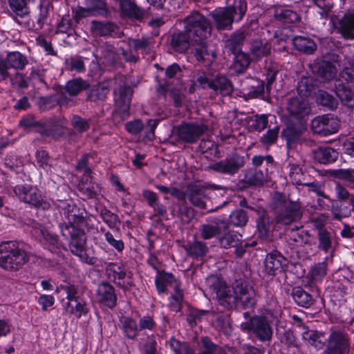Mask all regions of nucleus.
I'll return each mask as SVG.
<instances>
[{"instance_id": "obj_1", "label": "nucleus", "mask_w": 354, "mask_h": 354, "mask_svg": "<svg viewBox=\"0 0 354 354\" xmlns=\"http://www.w3.org/2000/svg\"><path fill=\"white\" fill-rule=\"evenodd\" d=\"M210 289L219 304L227 309L236 306L252 308L257 302L254 288L247 284H237L231 288L224 281L216 279L210 285Z\"/></svg>"}, {"instance_id": "obj_2", "label": "nucleus", "mask_w": 354, "mask_h": 354, "mask_svg": "<svg viewBox=\"0 0 354 354\" xmlns=\"http://www.w3.org/2000/svg\"><path fill=\"white\" fill-rule=\"evenodd\" d=\"M65 216L68 221V223H59V227L62 236L69 241L68 246L71 253L78 257L82 262L93 264L94 263L93 258L90 257L86 252L85 233L72 223L71 220H74L76 215H71L68 212Z\"/></svg>"}, {"instance_id": "obj_3", "label": "nucleus", "mask_w": 354, "mask_h": 354, "mask_svg": "<svg viewBox=\"0 0 354 354\" xmlns=\"http://www.w3.org/2000/svg\"><path fill=\"white\" fill-rule=\"evenodd\" d=\"M211 24H186L185 31L174 33L171 46L176 51L182 53L190 45L201 44L211 34Z\"/></svg>"}, {"instance_id": "obj_4", "label": "nucleus", "mask_w": 354, "mask_h": 354, "mask_svg": "<svg viewBox=\"0 0 354 354\" xmlns=\"http://www.w3.org/2000/svg\"><path fill=\"white\" fill-rule=\"evenodd\" d=\"M273 205L276 210L275 219L277 223L289 225L302 216L301 203L298 201L287 200L283 194H276Z\"/></svg>"}, {"instance_id": "obj_5", "label": "nucleus", "mask_w": 354, "mask_h": 354, "mask_svg": "<svg viewBox=\"0 0 354 354\" xmlns=\"http://www.w3.org/2000/svg\"><path fill=\"white\" fill-rule=\"evenodd\" d=\"M28 261L27 253L13 241L0 244V267L8 271L19 270Z\"/></svg>"}, {"instance_id": "obj_6", "label": "nucleus", "mask_w": 354, "mask_h": 354, "mask_svg": "<svg viewBox=\"0 0 354 354\" xmlns=\"http://www.w3.org/2000/svg\"><path fill=\"white\" fill-rule=\"evenodd\" d=\"M227 7L216 8L211 13L215 22H239L242 20L247 10L245 1L227 0Z\"/></svg>"}, {"instance_id": "obj_7", "label": "nucleus", "mask_w": 354, "mask_h": 354, "mask_svg": "<svg viewBox=\"0 0 354 354\" xmlns=\"http://www.w3.org/2000/svg\"><path fill=\"white\" fill-rule=\"evenodd\" d=\"M351 345V339L344 329L331 328L322 354H349Z\"/></svg>"}, {"instance_id": "obj_8", "label": "nucleus", "mask_w": 354, "mask_h": 354, "mask_svg": "<svg viewBox=\"0 0 354 354\" xmlns=\"http://www.w3.org/2000/svg\"><path fill=\"white\" fill-rule=\"evenodd\" d=\"M106 273L110 281L124 290H129L134 285L132 272L122 263H109Z\"/></svg>"}, {"instance_id": "obj_9", "label": "nucleus", "mask_w": 354, "mask_h": 354, "mask_svg": "<svg viewBox=\"0 0 354 354\" xmlns=\"http://www.w3.org/2000/svg\"><path fill=\"white\" fill-rule=\"evenodd\" d=\"M196 82L202 88H211L223 96L230 95L233 91L232 82L222 75L210 79L209 74L203 71H198L196 75Z\"/></svg>"}, {"instance_id": "obj_10", "label": "nucleus", "mask_w": 354, "mask_h": 354, "mask_svg": "<svg viewBox=\"0 0 354 354\" xmlns=\"http://www.w3.org/2000/svg\"><path fill=\"white\" fill-rule=\"evenodd\" d=\"M13 192L21 201L31 206L44 210L50 207V203L43 198L40 191L30 185H17Z\"/></svg>"}, {"instance_id": "obj_11", "label": "nucleus", "mask_w": 354, "mask_h": 354, "mask_svg": "<svg viewBox=\"0 0 354 354\" xmlns=\"http://www.w3.org/2000/svg\"><path fill=\"white\" fill-rule=\"evenodd\" d=\"M243 330H248L262 342H270L272 338L273 330L270 323L263 317L254 315L249 322L241 325Z\"/></svg>"}, {"instance_id": "obj_12", "label": "nucleus", "mask_w": 354, "mask_h": 354, "mask_svg": "<svg viewBox=\"0 0 354 354\" xmlns=\"http://www.w3.org/2000/svg\"><path fill=\"white\" fill-rule=\"evenodd\" d=\"M86 8L77 6L73 10V19L77 22L89 17L102 16L108 17L111 12L102 0H87Z\"/></svg>"}, {"instance_id": "obj_13", "label": "nucleus", "mask_w": 354, "mask_h": 354, "mask_svg": "<svg viewBox=\"0 0 354 354\" xmlns=\"http://www.w3.org/2000/svg\"><path fill=\"white\" fill-rule=\"evenodd\" d=\"M244 165V157L235 153L223 160L210 164L209 168L218 174L233 176L238 173Z\"/></svg>"}, {"instance_id": "obj_14", "label": "nucleus", "mask_w": 354, "mask_h": 354, "mask_svg": "<svg viewBox=\"0 0 354 354\" xmlns=\"http://www.w3.org/2000/svg\"><path fill=\"white\" fill-rule=\"evenodd\" d=\"M207 129V126L203 123L183 122L176 128V134L185 142L195 143Z\"/></svg>"}, {"instance_id": "obj_15", "label": "nucleus", "mask_w": 354, "mask_h": 354, "mask_svg": "<svg viewBox=\"0 0 354 354\" xmlns=\"http://www.w3.org/2000/svg\"><path fill=\"white\" fill-rule=\"evenodd\" d=\"M286 111L291 120L302 122L304 118L309 115L310 106L304 97L295 96L288 99Z\"/></svg>"}, {"instance_id": "obj_16", "label": "nucleus", "mask_w": 354, "mask_h": 354, "mask_svg": "<svg viewBox=\"0 0 354 354\" xmlns=\"http://www.w3.org/2000/svg\"><path fill=\"white\" fill-rule=\"evenodd\" d=\"M311 129L313 133L327 136L336 133L339 129L337 121L330 115L317 116L311 121Z\"/></svg>"}, {"instance_id": "obj_17", "label": "nucleus", "mask_w": 354, "mask_h": 354, "mask_svg": "<svg viewBox=\"0 0 354 354\" xmlns=\"http://www.w3.org/2000/svg\"><path fill=\"white\" fill-rule=\"evenodd\" d=\"M115 100L119 106L121 117L126 119L129 115V108L131 101L132 90L124 83L119 84L114 89Z\"/></svg>"}, {"instance_id": "obj_18", "label": "nucleus", "mask_w": 354, "mask_h": 354, "mask_svg": "<svg viewBox=\"0 0 354 354\" xmlns=\"http://www.w3.org/2000/svg\"><path fill=\"white\" fill-rule=\"evenodd\" d=\"M336 234L324 227L317 229V248L324 254L333 253L338 245Z\"/></svg>"}, {"instance_id": "obj_19", "label": "nucleus", "mask_w": 354, "mask_h": 354, "mask_svg": "<svg viewBox=\"0 0 354 354\" xmlns=\"http://www.w3.org/2000/svg\"><path fill=\"white\" fill-rule=\"evenodd\" d=\"M96 298L98 302L109 308H113L117 304V295L115 288L109 282H102L97 286Z\"/></svg>"}, {"instance_id": "obj_20", "label": "nucleus", "mask_w": 354, "mask_h": 354, "mask_svg": "<svg viewBox=\"0 0 354 354\" xmlns=\"http://www.w3.org/2000/svg\"><path fill=\"white\" fill-rule=\"evenodd\" d=\"M207 187L202 184H190L187 187V197L189 202L199 209H206L208 197L206 194Z\"/></svg>"}, {"instance_id": "obj_21", "label": "nucleus", "mask_w": 354, "mask_h": 354, "mask_svg": "<svg viewBox=\"0 0 354 354\" xmlns=\"http://www.w3.org/2000/svg\"><path fill=\"white\" fill-rule=\"evenodd\" d=\"M78 191L84 200L97 199L101 195L100 185L93 181L91 175L83 176L82 181L78 185Z\"/></svg>"}, {"instance_id": "obj_22", "label": "nucleus", "mask_w": 354, "mask_h": 354, "mask_svg": "<svg viewBox=\"0 0 354 354\" xmlns=\"http://www.w3.org/2000/svg\"><path fill=\"white\" fill-rule=\"evenodd\" d=\"M111 88L110 81H103L93 84L86 89V100L95 103L103 102Z\"/></svg>"}, {"instance_id": "obj_23", "label": "nucleus", "mask_w": 354, "mask_h": 354, "mask_svg": "<svg viewBox=\"0 0 354 354\" xmlns=\"http://www.w3.org/2000/svg\"><path fill=\"white\" fill-rule=\"evenodd\" d=\"M121 15L130 19L142 21L146 19L149 11L138 6L135 2L130 0L120 7Z\"/></svg>"}, {"instance_id": "obj_24", "label": "nucleus", "mask_w": 354, "mask_h": 354, "mask_svg": "<svg viewBox=\"0 0 354 354\" xmlns=\"http://www.w3.org/2000/svg\"><path fill=\"white\" fill-rule=\"evenodd\" d=\"M250 28L248 25L243 26L239 30L233 33L230 38L225 41V46L228 48L233 54L241 52V47L243 44V41L249 34Z\"/></svg>"}, {"instance_id": "obj_25", "label": "nucleus", "mask_w": 354, "mask_h": 354, "mask_svg": "<svg viewBox=\"0 0 354 354\" xmlns=\"http://www.w3.org/2000/svg\"><path fill=\"white\" fill-rule=\"evenodd\" d=\"M286 263V259L278 251H272L266 255L264 265L266 271L270 275H274L281 270Z\"/></svg>"}, {"instance_id": "obj_26", "label": "nucleus", "mask_w": 354, "mask_h": 354, "mask_svg": "<svg viewBox=\"0 0 354 354\" xmlns=\"http://www.w3.org/2000/svg\"><path fill=\"white\" fill-rule=\"evenodd\" d=\"M241 235L238 232L225 227L220 233L218 240L220 246L227 249L237 247L241 243Z\"/></svg>"}, {"instance_id": "obj_27", "label": "nucleus", "mask_w": 354, "mask_h": 354, "mask_svg": "<svg viewBox=\"0 0 354 354\" xmlns=\"http://www.w3.org/2000/svg\"><path fill=\"white\" fill-rule=\"evenodd\" d=\"M299 123L300 125L299 127L288 125L281 133L282 137L286 139L288 147H292L298 143L300 141L301 135L306 130V127L303 122Z\"/></svg>"}, {"instance_id": "obj_28", "label": "nucleus", "mask_w": 354, "mask_h": 354, "mask_svg": "<svg viewBox=\"0 0 354 354\" xmlns=\"http://www.w3.org/2000/svg\"><path fill=\"white\" fill-rule=\"evenodd\" d=\"M337 73V69L332 62L322 61L319 63L317 74L321 82H328L335 80Z\"/></svg>"}, {"instance_id": "obj_29", "label": "nucleus", "mask_w": 354, "mask_h": 354, "mask_svg": "<svg viewBox=\"0 0 354 354\" xmlns=\"http://www.w3.org/2000/svg\"><path fill=\"white\" fill-rule=\"evenodd\" d=\"M274 18L281 22H298L300 17L297 12L286 6H276L274 8Z\"/></svg>"}, {"instance_id": "obj_30", "label": "nucleus", "mask_w": 354, "mask_h": 354, "mask_svg": "<svg viewBox=\"0 0 354 354\" xmlns=\"http://www.w3.org/2000/svg\"><path fill=\"white\" fill-rule=\"evenodd\" d=\"M282 314L281 306L277 304L276 300H273L268 306L263 310V313L259 317H264L270 325H278L279 318Z\"/></svg>"}, {"instance_id": "obj_31", "label": "nucleus", "mask_w": 354, "mask_h": 354, "mask_svg": "<svg viewBox=\"0 0 354 354\" xmlns=\"http://www.w3.org/2000/svg\"><path fill=\"white\" fill-rule=\"evenodd\" d=\"M302 339L308 344L321 349L323 348L324 343L322 341L323 334L321 332L314 330H310L306 325H302Z\"/></svg>"}, {"instance_id": "obj_32", "label": "nucleus", "mask_w": 354, "mask_h": 354, "mask_svg": "<svg viewBox=\"0 0 354 354\" xmlns=\"http://www.w3.org/2000/svg\"><path fill=\"white\" fill-rule=\"evenodd\" d=\"M291 295L294 301L303 308H308L314 302L312 295L299 286L292 288Z\"/></svg>"}, {"instance_id": "obj_33", "label": "nucleus", "mask_w": 354, "mask_h": 354, "mask_svg": "<svg viewBox=\"0 0 354 354\" xmlns=\"http://www.w3.org/2000/svg\"><path fill=\"white\" fill-rule=\"evenodd\" d=\"M315 158L321 164H330L334 162L338 156L336 150L331 147H319L315 151Z\"/></svg>"}, {"instance_id": "obj_34", "label": "nucleus", "mask_w": 354, "mask_h": 354, "mask_svg": "<svg viewBox=\"0 0 354 354\" xmlns=\"http://www.w3.org/2000/svg\"><path fill=\"white\" fill-rule=\"evenodd\" d=\"M335 92L341 102L346 106H354V93L343 83L335 84Z\"/></svg>"}, {"instance_id": "obj_35", "label": "nucleus", "mask_w": 354, "mask_h": 354, "mask_svg": "<svg viewBox=\"0 0 354 354\" xmlns=\"http://www.w3.org/2000/svg\"><path fill=\"white\" fill-rule=\"evenodd\" d=\"M292 43L297 50L306 54H313L317 49V45L313 40L307 37H295L292 39Z\"/></svg>"}, {"instance_id": "obj_36", "label": "nucleus", "mask_w": 354, "mask_h": 354, "mask_svg": "<svg viewBox=\"0 0 354 354\" xmlns=\"http://www.w3.org/2000/svg\"><path fill=\"white\" fill-rule=\"evenodd\" d=\"M198 46L195 49V57L198 62H202L205 66H210L214 61L216 55L214 53H209L205 44V39L201 44H195Z\"/></svg>"}, {"instance_id": "obj_37", "label": "nucleus", "mask_w": 354, "mask_h": 354, "mask_svg": "<svg viewBox=\"0 0 354 354\" xmlns=\"http://www.w3.org/2000/svg\"><path fill=\"white\" fill-rule=\"evenodd\" d=\"M88 88V82L80 77L69 80L65 85V91L70 96H77Z\"/></svg>"}, {"instance_id": "obj_38", "label": "nucleus", "mask_w": 354, "mask_h": 354, "mask_svg": "<svg viewBox=\"0 0 354 354\" xmlns=\"http://www.w3.org/2000/svg\"><path fill=\"white\" fill-rule=\"evenodd\" d=\"M270 44L261 40H254L250 43V51L253 59L257 61L267 55L270 51Z\"/></svg>"}, {"instance_id": "obj_39", "label": "nucleus", "mask_w": 354, "mask_h": 354, "mask_svg": "<svg viewBox=\"0 0 354 354\" xmlns=\"http://www.w3.org/2000/svg\"><path fill=\"white\" fill-rule=\"evenodd\" d=\"M41 236L44 245L51 252L58 253L60 251L62 244L57 235L47 230H41Z\"/></svg>"}, {"instance_id": "obj_40", "label": "nucleus", "mask_w": 354, "mask_h": 354, "mask_svg": "<svg viewBox=\"0 0 354 354\" xmlns=\"http://www.w3.org/2000/svg\"><path fill=\"white\" fill-rule=\"evenodd\" d=\"M35 0H8L11 10L16 16L24 18L30 14L28 3Z\"/></svg>"}, {"instance_id": "obj_41", "label": "nucleus", "mask_w": 354, "mask_h": 354, "mask_svg": "<svg viewBox=\"0 0 354 354\" xmlns=\"http://www.w3.org/2000/svg\"><path fill=\"white\" fill-rule=\"evenodd\" d=\"M311 2L319 8L322 11L319 12L322 19H330L331 22L334 21L335 15L332 14V9L334 7L333 0H310Z\"/></svg>"}, {"instance_id": "obj_42", "label": "nucleus", "mask_w": 354, "mask_h": 354, "mask_svg": "<svg viewBox=\"0 0 354 354\" xmlns=\"http://www.w3.org/2000/svg\"><path fill=\"white\" fill-rule=\"evenodd\" d=\"M234 55L233 69L236 73H243L248 68L250 64V57L243 52H239Z\"/></svg>"}, {"instance_id": "obj_43", "label": "nucleus", "mask_w": 354, "mask_h": 354, "mask_svg": "<svg viewBox=\"0 0 354 354\" xmlns=\"http://www.w3.org/2000/svg\"><path fill=\"white\" fill-rule=\"evenodd\" d=\"M187 254L193 258H202L208 252V247L206 243L201 241H195L188 245L186 248Z\"/></svg>"}, {"instance_id": "obj_44", "label": "nucleus", "mask_w": 354, "mask_h": 354, "mask_svg": "<svg viewBox=\"0 0 354 354\" xmlns=\"http://www.w3.org/2000/svg\"><path fill=\"white\" fill-rule=\"evenodd\" d=\"M124 335L130 339H134L138 335L139 327L136 320L131 317H124L122 322Z\"/></svg>"}, {"instance_id": "obj_45", "label": "nucleus", "mask_w": 354, "mask_h": 354, "mask_svg": "<svg viewBox=\"0 0 354 354\" xmlns=\"http://www.w3.org/2000/svg\"><path fill=\"white\" fill-rule=\"evenodd\" d=\"M200 236L204 240L218 237L221 228L218 223H204L200 226Z\"/></svg>"}, {"instance_id": "obj_46", "label": "nucleus", "mask_w": 354, "mask_h": 354, "mask_svg": "<svg viewBox=\"0 0 354 354\" xmlns=\"http://www.w3.org/2000/svg\"><path fill=\"white\" fill-rule=\"evenodd\" d=\"M8 66L15 69L21 70L28 64L26 57L19 52H11L7 55Z\"/></svg>"}, {"instance_id": "obj_47", "label": "nucleus", "mask_w": 354, "mask_h": 354, "mask_svg": "<svg viewBox=\"0 0 354 354\" xmlns=\"http://www.w3.org/2000/svg\"><path fill=\"white\" fill-rule=\"evenodd\" d=\"M288 177L292 184L296 185H305V175L302 169L296 164L289 165Z\"/></svg>"}, {"instance_id": "obj_48", "label": "nucleus", "mask_w": 354, "mask_h": 354, "mask_svg": "<svg viewBox=\"0 0 354 354\" xmlns=\"http://www.w3.org/2000/svg\"><path fill=\"white\" fill-rule=\"evenodd\" d=\"M327 266L324 262L318 263L311 267L308 276L312 283L322 281L323 278L326 275Z\"/></svg>"}, {"instance_id": "obj_49", "label": "nucleus", "mask_w": 354, "mask_h": 354, "mask_svg": "<svg viewBox=\"0 0 354 354\" xmlns=\"http://www.w3.org/2000/svg\"><path fill=\"white\" fill-rule=\"evenodd\" d=\"M130 48L136 53L141 50L142 53H147L149 51L151 42L149 38L131 39L129 41Z\"/></svg>"}, {"instance_id": "obj_50", "label": "nucleus", "mask_w": 354, "mask_h": 354, "mask_svg": "<svg viewBox=\"0 0 354 354\" xmlns=\"http://www.w3.org/2000/svg\"><path fill=\"white\" fill-rule=\"evenodd\" d=\"M279 133V127L276 126L272 129H268L266 133H264L260 138L261 144L266 147H269L271 145L275 144L278 140Z\"/></svg>"}, {"instance_id": "obj_51", "label": "nucleus", "mask_w": 354, "mask_h": 354, "mask_svg": "<svg viewBox=\"0 0 354 354\" xmlns=\"http://www.w3.org/2000/svg\"><path fill=\"white\" fill-rule=\"evenodd\" d=\"M201 344L203 348L202 354H225V351L215 344L208 337H202Z\"/></svg>"}, {"instance_id": "obj_52", "label": "nucleus", "mask_w": 354, "mask_h": 354, "mask_svg": "<svg viewBox=\"0 0 354 354\" xmlns=\"http://www.w3.org/2000/svg\"><path fill=\"white\" fill-rule=\"evenodd\" d=\"M169 344L173 354H195L187 343L180 342L174 337L170 339Z\"/></svg>"}, {"instance_id": "obj_53", "label": "nucleus", "mask_w": 354, "mask_h": 354, "mask_svg": "<svg viewBox=\"0 0 354 354\" xmlns=\"http://www.w3.org/2000/svg\"><path fill=\"white\" fill-rule=\"evenodd\" d=\"M74 302L75 303V305H73V303L71 304H66L65 308L67 313L75 315L77 318L87 314L88 309L85 302L80 300Z\"/></svg>"}, {"instance_id": "obj_54", "label": "nucleus", "mask_w": 354, "mask_h": 354, "mask_svg": "<svg viewBox=\"0 0 354 354\" xmlns=\"http://www.w3.org/2000/svg\"><path fill=\"white\" fill-rule=\"evenodd\" d=\"M317 100L321 105L330 109H334L337 104L336 99L332 95L323 90L318 91Z\"/></svg>"}, {"instance_id": "obj_55", "label": "nucleus", "mask_w": 354, "mask_h": 354, "mask_svg": "<svg viewBox=\"0 0 354 354\" xmlns=\"http://www.w3.org/2000/svg\"><path fill=\"white\" fill-rule=\"evenodd\" d=\"M229 222L234 226H244L248 222V216L245 211L243 209H236L232 212L230 215Z\"/></svg>"}, {"instance_id": "obj_56", "label": "nucleus", "mask_w": 354, "mask_h": 354, "mask_svg": "<svg viewBox=\"0 0 354 354\" xmlns=\"http://www.w3.org/2000/svg\"><path fill=\"white\" fill-rule=\"evenodd\" d=\"M264 174L261 170L250 171L245 176V180L250 185H262L264 183Z\"/></svg>"}, {"instance_id": "obj_57", "label": "nucleus", "mask_w": 354, "mask_h": 354, "mask_svg": "<svg viewBox=\"0 0 354 354\" xmlns=\"http://www.w3.org/2000/svg\"><path fill=\"white\" fill-rule=\"evenodd\" d=\"M313 80L308 77H302L297 84L298 96L309 95L313 89Z\"/></svg>"}, {"instance_id": "obj_58", "label": "nucleus", "mask_w": 354, "mask_h": 354, "mask_svg": "<svg viewBox=\"0 0 354 354\" xmlns=\"http://www.w3.org/2000/svg\"><path fill=\"white\" fill-rule=\"evenodd\" d=\"M183 293L179 290V286L176 287L175 294L170 297L169 308L171 310L178 313L182 309Z\"/></svg>"}, {"instance_id": "obj_59", "label": "nucleus", "mask_w": 354, "mask_h": 354, "mask_svg": "<svg viewBox=\"0 0 354 354\" xmlns=\"http://www.w3.org/2000/svg\"><path fill=\"white\" fill-rule=\"evenodd\" d=\"M335 176L346 183L351 188L354 189V169H339L335 171Z\"/></svg>"}, {"instance_id": "obj_60", "label": "nucleus", "mask_w": 354, "mask_h": 354, "mask_svg": "<svg viewBox=\"0 0 354 354\" xmlns=\"http://www.w3.org/2000/svg\"><path fill=\"white\" fill-rule=\"evenodd\" d=\"M36 158L38 165L45 170L51 167L52 160L48 152L43 149H39L36 152Z\"/></svg>"}, {"instance_id": "obj_61", "label": "nucleus", "mask_w": 354, "mask_h": 354, "mask_svg": "<svg viewBox=\"0 0 354 354\" xmlns=\"http://www.w3.org/2000/svg\"><path fill=\"white\" fill-rule=\"evenodd\" d=\"M60 288L64 290L66 294L68 300L66 304H71L73 301L79 300V288L76 286L71 284L61 286Z\"/></svg>"}, {"instance_id": "obj_62", "label": "nucleus", "mask_w": 354, "mask_h": 354, "mask_svg": "<svg viewBox=\"0 0 354 354\" xmlns=\"http://www.w3.org/2000/svg\"><path fill=\"white\" fill-rule=\"evenodd\" d=\"M66 64L70 71L79 73L84 72L86 70L84 62L82 57H70L66 59Z\"/></svg>"}, {"instance_id": "obj_63", "label": "nucleus", "mask_w": 354, "mask_h": 354, "mask_svg": "<svg viewBox=\"0 0 354 354\" xmlns=\"http://www.w3.org/2000/svg\"><path fill=\"white\" fill-rule=\"evenodd\" d=\"M102 221L107 224L110 228H115L118 221V215L113 214L107 209H103L100 213Z\"/></svg>"}, {"instance_id": "obj_64", "label": "nucleus", "mask_w": 354, "mask_h": 354, "mask_svg": "<svg viewBox=\"0 0 354 354\" xmlns=\"http://www.w3.org/2000/svg\"><path fill=\"white\" fill-rule=\"evenodd\" d=\"M345 39L354 38V24H333Z\"/></svg>"}]
</instances>
